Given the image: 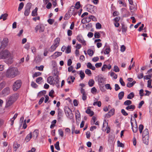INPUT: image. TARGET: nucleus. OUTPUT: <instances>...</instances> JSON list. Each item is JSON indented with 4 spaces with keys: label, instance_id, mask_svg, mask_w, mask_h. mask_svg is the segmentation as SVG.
Returning a JSON list of instances; mask_svg holds the SVG:
<instances>
[{
    "label": "nucleus",
    "instance_id": "obj_14",
    "mask_svg": "<svg viewBox=\"0 0 152 152\" xmlns=\"http://www.w3.org/2000/svg\"><path fill=\"white\" fill-rule=\"evenodd\" d=\"M115 110L114 109H111L106 115L107 117H109L113 115L114 113Z\"/></svg>",
    "mask_w": 152,
    "mask_h": 152
},
{
    "label": "nucleus",
    "instance_id": "obj_5",
    "mask_svg": "<svg viewBox=\"0 0 152 152\" xmlns=\"http://www.w3.org/2000/svg\"><path fill=\"white\" fill-rule=\"evenodd\" d=\"M63 116V113L62 110L58 108V122L61 123L62 121V118Z\"/></svg>",
    "mask_w": 152,
    "mask_h": 152
},
{
    "label": "nucleus",
    "instance_id": "obj_60",
    "mask_svg": "<svg viewBox=\"0 0 152 152\" xmlns=\"http://www.w3.org/2000/svg\"><path fill=\"white\" fill-rule=\"evenodd\" d=\"M110 51V48H106L104 52L105 54H108Z\"/></svg>",
    "mask_w": 152,
    "mask_h": 152
},
{
    "label": "nucleus",
    "instance_id": "obj_31",
    "mask_svg": "<svg viewBox=\"0 0 152 152\" xmlns=\"http://www.w3.org/2000/svg\"><path fill=\"white\" fill-rule=\"evenodd\" d=\"M86 113L88 114H90L91 116L94 114L93 112L91 111L90 109H88L86 111Z\"/></svg>",
    "mask_w": 152,
    "mask_h": 152
},
{
    "label": "nucleus",
    "instance_id": "obj_15",
    "mask_svg": "<svg viewBox=\"0 0 152 152\" xmlns=\"http://www.w3.org/2000/svg\"><path fill=\"white\" fill-rule=\"evenodd\" d=\"M142 140L143 143L146 145H148V136L142 137Z\"/></svg>",
    "mask_w": 152,
    "mask_h": 152
},
{
    "label": "nucleus",
    "instance_id": "obj_6",
    "mask_svg": "<svg viewBox=\"0 0 152 152\" xmlns=\"http://www.w3.org/2000/svg\"><path fill=\"white\" fill-rule=\"evenodd\" d=\"M31 6V4L30 3H28L25 7V11L24 14L26 16H28L30 12V9Z\"/></svg>",
    "mask_w": 152,
    "mask_h": 152
},
{
    "label": "nucleus",
    "instance_id": "obj_45",
    "mask_svg": "<svg viewBox=\"0 0 152 152\" xmlns=\"http://www.w3.org/2000/svg\"><path fill=\"white\" fill-rule=\"evenodd\" d=\"M41 74V73L38 72H35L33 75V77H37L38 76L40 75Z\"/></svg>",
    "mask_w": 152,
    "mask_h": 152
},
{
    "label": "nucleus",
    "instance_id": "obj_11",
    "mask_svg": "<svg viewBox=\"0 0 152 152\" xmlns=\"http://www.w3.org/2000/svg\"><path fill=\"white\" fill-rule=\"evenodd\" d=\"M8 42V39L7 38H4L1 43L0 48H4L7 45Z\"/></svg>",
    "mask_w": 152,
    "mask_h": 152
},
{
    "label": "nucleus",
    "instance_id": "obj_33",
    "mask_svg": "<svg viewBox=\"0 0 152 152\" xmlns=\"http://www.w3.org/2000/svg\"><path fill=\"white\" fill-rule=\"evenodd\" d=\"M132 104V102L131 100H127L124 102V104L125 105L129 106Z\"/></svg>",
    "mask_w": 152,
    "mask_h": 152
},
{
    "label": "nucleus",
    "instance_id": "obj_61",
    "mask_svg": "<svg viewBox=\"0 0 152 152\" xmlns=\"http://www.w3.org/2000/svg\"><path fill=\"white\" fill-rule=\"evenodd\" d=\"M42 79V77H40L37 78L36 81V82L38 83V84H40L39 82L41 81Z\"/></svg>",
    "mask_w": 152,
    "mask_h": 152
},
{
    "label": "nucleus",
    "instance_id": "obj_57",
    "mask_svg": "<svg viewBox=\"0 0 152 152\" xmlns=\"http://www.w3.org/2000/svg\"><path fill=\"white\" fill-rule=\"evenodd\" d=\"M54 22V20L53 19H49L48 20V22L50 25L52 24Z\"/></svg>",
    "mask_w": 152,
    "mask_h": 152
},
{
    "label": "nucleus",
    "instance_id": "obj_22",
    "mask_svg": "<svg viewBox=\"0 0 152 152\" xmlns=\"http://www.w3.org/2000/svg\"><path fill=\"white\" fill-rule=\"evenodd\" d=\"M111 68V66L110 65H109L108 66H107L106 64H104L102 66V71H104L106 68H107L108 69H110Z\"/></svg>",
    "mask_w": 152,
    "mask_h": 152
},
{
    "label": "nucleus",
    "instance_id": "obj_59",
    "mask_svg": "<svg viewBox=\"0 0 152 152\" xmlns=\"http://www.w3.org/2000/svg\"><path fill=\"white\" fill-rule=\"evenodd\" d=\"M101 25L99 23H97L96 24V28L97 29H100L101 28Z\"/></svg>",
    "mask_w": 152,
    "mask_h": 152
},
{
    "label": "nucleus",
    "instance_id": "obj_49",
    "mask_svg": "<svg viewBox=\"0 0 152 152\" xmlns=\"http://www.w3.org/2000/svg\"><path fill=\"white\" fill-rule=\"evenodd\" d=\"M31 85L32 87L35 88H37L38 87V85L33 81L31 82Z\"/></svg>",
    "mask_w": 152,
    "mask_h": 152
},
{
    "label": "nucleus",
    "instance_id": "obj_26",
    "mask_svg": "<svg viewBox=\"0 0 152 152\" xmlns=\"http://www.w3.org/2000/svg\"><path fill=\"white\" fill-rule=\"evenodd\" d=\"M8 15L7 13L2 14L0 17V19H3V20H5L7 19Z\"/></svg>",
    "mask_w": 152,
    "mask_h": 152
},
{
    "label": "nucleus",
    "instance_id": "obj_24",
    "mask_svg": "<svg viewBox=\"0 0 152 152\" xmlns=\"http://www.w3.org/2000/svg\"><path fill=\"white\" fill-rule=\"evenodd\" d=\"M135 107L134 105H131L126 107V109L127 110H133L135 109Z\"/></svg>",
    "mask_w": 152,
    "mask_h": 152
},
{
    "label": "nucleus",
    "instance_id": "obj_56",
    "mask_svg": "<svg viewBox=\"0 0 152 152\" xmlns=\"http://www.w3.org/2000/svg\"><path fill=\"white\" fill-rule=\"evenodd\" d=\"M119 81L120 83H121V85L123 86H125V83L123 80V79L121 77L120 78Z\"/></svg>",
    "mask_w": 152,
    "mask_h": 152
},
{
    "label": "nucleus",
    "instance_id": "obj_48",
    "mask_svg": "<svg viewBox=\"0 0 152 152\" xmlns=\"http://www.w3.org/2000/svg\"><path fill=\"white\" fill-rule=\"evenodd\" d=\"M80 6V3L79 1L77 2L75 4V8L77 9H79Z\"/></svg>",
    "mask_w": 152,
    "mask_h": 152
},
{
    "label": "nucleus",
    "instance_id": "obj_63",
    "mask_svg": "<svg viewBox=\"0 0 152 152\" xmlns=\"http://www.w3.org/2000/svg\"><path fill=\"white\" fill-rule=\"evenodd\" d=\"M105 86L107 89H110L111 90L112 88L110 87V85L109 84H107L105 85Z\"/></svg>",
    "mask_w": 152,
    "mask_h": 152
},
{
    "label": "nucleus",
    "instance_id": "obj_7",
    "mask_svg": "<svg viewBox=\"0 0 152 152\" xmlns=\"http://www.w3.org/2000/svg\"><path fill=\"white\" fill-rule=\"evenodd\" d=\"M77 40L80 42L83 45L85 46L86 45V41L81 34H79L77 37Z\"/></svg>",
    "mask_w": 152,
    "mask_h": 152
},
{
    "label": "nucleus",
    "instance_id": "obj_37",
    "mask_svg": "<svg viewBox=\"0 0 152 152\" xmlns=\"http://www.w3.org/2000/svg\"><path fill=\"white\" fill-rule=\"evenodd\" d=\"M94 105H97L98 107H100L101 105V103L100 101L94 102L93 104Z\"/></svg>",
    "mask_w": 152,
    "mask_h": 152
},
{
    "label": "nucleus",
    "instance_id": "obj_3",
    "mask_svg": "<svg viewBox=\"0 0 152 152\" xmlns=\"http://www.w3.org/2000/svg\"><path fill=\"white\" fill-rule=\"evenodd\" d=\"M19 96V94L16 93L10 96L7 100L5 107H8L12 105L17 100Z\"/></svg>",
    "mask_w": 152,
    "mask_h": 152
},
{
    "label": "nucleus",
    "instance_id": "obj_62",
    "mask_svg": "<svg viewBox=\"0 0 152 152\" xmlns=\"http://www.w3.org/2000/svg\"><path fill=\"white\" fill-rule=\"evenodd\" d=\"M30 48V43H27L25 44L24 46V48L28 50Z\"/></svg>",
    "mask_w": 152,
    "mask_h": 152
},
{
    "label": "nucleus",
    "instance_id": "obj_54",
    "mask_svg": "<svg viewBox=\"0 0 152 152\" xmlns=\"http://www.w3.org/2000/svg\"><path fill=\"white\" fill-rule=\"evenodd\" d=\"M85 73L88 75H91V71L88 69H87L85 70Z\"/></svg>",
    "mask_w": 152,
    "mask_h": 152
},
{
    "label": "nucleus",
    "instance_id": "obj_27",
    "mask_svg": "<svg viewBox=\"0 0 152 152\" xmlns=\"http://www.w3.org/2000/svg\"><path fill=\"white\" fill-rule=\"evenodd\" d=\"M38 9L36 7L32 12L31 15L33 16H35L37 15V11Z\"/></svg>",
    "mask_w": 152,
    "mask_h": 152
},
{
    "label": "nucleus",
    "instance_id": "obj_25",
    "mask_svg": "<svg viewBox=\"0 0 152 152\" xmlns=\"http://www.w3.org/2000/svg\"><path fill=\"white\" fill-rule=\"evenodd\" d=\"M134 96V94L133 92L130 93L127 96V98L129 99H132Z\"/></svg>",
    "mask_w": 152,
    "mask_h": 152
},
{
    "label": "nucleus",
    "instance_id": "obj_43",
    "mask_svg": "<svg viewBox=\"0 0 152 152\" xmlns=\"http://www.w3.org/2000/svg\"><path fill=\"white\" fill-rule=\"evenodd\" d=\"M46 93V91H41L39 92L38 94V96H40L43 94H45Z\"/></svg>",
    "mask_w": 152,
    "mask_h": 152
},
{
    "label": "nucleus",
    "instance_id": "obj_52",
    "mask_svg": "<svg viewBox=\"0 0 152 152\" xmlns=\"http://www.w3.org/2000/svg\"><path fill=\"white\" fill-rule=\"evenodd\" d=\"M96 120V118L95 116H93L92 117V120L91 121V123L92 124H93L95 123V122Z\"/></svg>",
    "mask_w": 152,
    "mask_h": 152
},
{
    "label": "nucleus",
    "instance_id": "obj_39",
    "mask_svg": "<svg viewBox=\"0 0 152 152\" xmlns=\"http://www.w3.org/2000/svg\"><path fill=\"white\" fill-rule=\"evenodd\" d=\"M24 6V4L23 2H21L19 4V7L18 8V11H20L23 8Z\"/></svg>",
    "mask_w": 152,
    "mask_h": 152
},
{
    "label": "nucleus",
    "instance_id": "obj_40",
    "mask_svg": "<svg viewBox=\"0 0 152 152\" xmlns=\"http://www.w3.org/2000/svg\"><path fill=\"white\" fill-rule=\"evenodd\" d=\"M117 146L118 147H121L124 148V145L122 143L120 142L119 140L117 141Z\"/></svg>",
    "mask_w": 152,
    "mask_h": 152
},
{
    "label": "nucleus",
    "instance_id": "obj_50",
    "mask_svg": "<svg viewBox=\"0 0 152 152\" xmlns=\"http://www.w3.org/2000/svg\"><path fill=\"white\" fill-rule=\"evenodd\" d=\"M94 37L96 38H99L100 37V34L99 32H96L94 34Z\"/></svg>",
    "mask_w": 152,
    "mask_h": 152
},
{
    "label": "nucleus",
    "instance_id": "obj_28",
    "mask_svg": "<svg viewBox=\"0 0 152 152\" xmlns=\"http://www.w3.org/2000/svg\"><path fill=\"white\" fill-rule=\"evenodd\" d=\"M124 96V92L123 91H121L118 94V98L119 100L121 99Z\"/></svg>",
    "mask_w": 152,
    "mask_h": 152
},
{
    "label": "nucleus",
    "instance_id": "obj_29",
    "mask_svg": "<svg viewBox=\"0 0 152 152\" xmlns=\"http://www.w3.org/2000/svg\"><path fill=\"white\" fill-rule=\"evenodd\" d=\"M57 47V43L55 42V44L53 45L50 48V51H53L56 49Z\"/></svg>",
    "mask_w": 152,
    "mask_h": 152
},
{
    "label": "nucleus",
    "instance_id": "obj_20",
    "mask_svg": "<svg viewBox=\"0 0 152 152\" xmlns=\"http://www.w3.org/2000/svg\"><path fill=\"white\" fill-rule=\"evenodd\" d=\"M53 79L52 76H50L47 79L48 83L50 84H52L53 83Z\"/></svg>",
    "mask_w": 152,
    "mask_h": 152
},
{
    "label": "nucleus",
    "instance_id": "obj_32",
    "mask_svg": "<svg viewBox=\"0 0 152 152\" xmlns=\"http://www.w3.org/2000/svg\"><path fill=\"white\" fill-rule=\"evenodd\" d=\"M94 84V81L93 79H90L89 80L88 82V84L89 86L92 87L93 86Z\"/></svg>",
    "mask_w": 152,
    "mask_h": 152
},
{
    "label": "nucleus",
    "instance_id": "obj_38",
    "mask_svg": "<svg viewBox=\"0 0 152 152\" xmlns=\"http://www.w3.org/2000/svg\"><path fill=\"white\" fill-rule=\"evenodd\" d=\"M144 126L142 124H140L139 126V130L140 131V133H142V131L143 129Z\"/></svg>",
    "mask_w": 152,
    "mask_h": 152
},
{
    "label": "nucleus",
    "instance_id": "obj_18",
    "mask_svg": "<svg viewBox=\"0 0 152 152\" xmlns=\"http://www.w3.org/2000/svg\"><path fill=\"white\" fill-rule=\"evenodd\" d=\"M87 67L92 70H94L95 69V67L93 66L92 64L90 62H88L87 65Z\"/></svg>",
    "mask_w": 152,
    "mask_h": 152
},
{
    "label": "nucleus",
    "instance_id": "obj_53",
    "mask_svg": "<svg viewBox=\"0 0 152 152\" xmlns=\"http://www.w3.org/2000/svg\"><path fill=\"white\" fill-rule=\"evenodd\" d=\"M121 112L122 114L125 116H126L128 115V113L126 112L124 109H122L121 110Z\"/></svg>",
    "mask_w": 152,
    "mask_h": 152
},
{
    "label": "nucleus",
    "instance_id": "obj_19",
    "mask_svg": "<svg viewBox=\"0 0 152 152\" xmlns=\"http://www.w3.org/2000/svg\"><path fill=\"white\" fill-rule=\"evenodd\" d=\"M38 135V131L37 130H35L32 133V136L33 137L36 138Z\"/></svg>",
    "mask_w": 152,
    "mask_h": 152
},
{
    "label": "nucleus",
    "instance_id": "obj_10",
    "mask_svg": "<svg viewBox=\"0 0 152 152\" xmlns=\"http://www.w3.org/2000/svg\"><path fill=\"white\" fill-rule=\"evenodd\" d=\"M56 64V63L54 61L52 62V65L54 67H55V65ZM52 73L53 77H54V78H57L56 75L57 74V69L56 68H54V70L53 71Z\"/></svg>",
    "mask_w": 152,
    "mask_h": 152
},
{
    "label": "nucleus",
    "instance_id": "obj_64",
    "mask_svg": "<svg viewBox=\"0 0 152 152\" xmlns=\"http://www.w3.org/2000/svg\"><path fill=\"white\" fill-rule=\"evenodd\" d=\"M144 102L143 101H142L139 103L138 107L139 108H140L142 107V105L144 104Z\"/></svg>",
    "mask_w": 152,
    "mask_h": 152
},
{
    "label": "nucleus",
    "instance_id": "obj_34",
    "mask_svg": "<svg viewBox=\"0 0 152 152\" xmlns=\"http://www.w3.org/2000/svg\"><path fill=\"white\" fill-rule=\"evenodd\" d=\"M66 49L65 50L66 53H69L71 52V46H68L66 48Z\"/></svg>",
    "mask_w": 152,
    "mask_h": 152
},
{
    "label": "nucleus",
    "instance_id": "obj_23",
    "mask_svg": "<svg viewBox=\"0 0 152 152\" xmlns=\"http://www.w3.org/2000/svg\"><path fill=\"white\" fill-rule=\"evenodd\" d=\"M149 132L148 130L147 129H145L143 131L142 136V137L146 136H148Z\"/></svg>",
    "mask_w": 152,
    "mask_h": 152
},
{
    "label": "nucleus",
    "instance_id": "obj_51",
    "mask_svg": "<svg viewBox=\"0 0 152 152\" xmlns=\"http://www.w3.org/2000/svg\"><path fill=\"white\" fill-rule=\"evenodd\" d=\"M58 133L59 135L61 136L62 137H63L64 136V132H63L62 131V129H60L58 131Z\"/></svg>",
    "mask_w": 152,
    "mask_h": 152
},
{
    "label": "nucleus",
    "instance_id": "obj_13",
    "mask_svg": "<svg viewBox=\"0 0 152 152\" xmlns=\"http://www.w3.org/2000/svg\"><path fill=\"white\" fill-rule=\"evenodd\" d=\"M66 115L67 118L71 120L72 119L73 122H74L73 119V115L71 110H70L69 112L68 113V114H66Z\"/></svg>",
    "mask_w": 152,
    "mask_h": 152
},
{
    "label": "nucleus",
    "instance_id": "obj_2",
    "mask_svg": "<svg viewBox=\"0 0 152 152\" xmlns=\"http://www.w3.org/2000/svg\"><path fill=\"white\" fill-rule=\"evenodd\" d=\"M19 74V72L18 69L13 67L7 69L5 74L7 77L12 78H14Z\"/></svg>",
    "mask_w": 152,
    "mask_h": 152
},
{
    "label": "nucleus",
    "instance_id": "obj_4",
    "mask_svg": "<svg viewBox=\"0 0 152 152\" xmlns=\"http://www.w3.org/2000/svg\"><path fill=\"white\" fill-rule=\"evenodd\" d=\"M22 82L20 80H16L14 83L12 88L14 91H16L20 88L21 86Z\"/></svg>",
    "mask_w": 152,
    "mask_h": 152
},
{
    "label": "nucleus",
    "instance_id": "obj_30",
    "mask_svg": "<svg viewBox=\"0 0 152 152\" xmlns=\"http://www.w3.org/2000/svg\"><path fill=\"white\" fill-rule=\"evenodd\" d=\"M75 117L76 120L78 119V120H79V119L80 117V115L79 111L78 110H77L75 113Z\"/></svg>",
    "mask_w": 152,
    "mask_h": 152
},
{
    "label": "nucleus",
    "instance_id": "obj_58",
    "mask_svg": "<svg viewBox=\"0 0 152 152\" xmlns=\"http://www.w3.org/2000/svg\"><path fill=\"white\" fill-rule=\"evenodd\" d=\"M126 50V47L124 45H122L121 47V52H124Z\"/></svg>",
    "mask_w": 152,
    "mask_h": 152
},
{
    "label": "nucleus",
    "instance_id": "obj_42",
    "mask_svg": "<svg viewBox=\"0 0 152 152\" xmlns=\"http://www.w3.org/2000/svg\"><path fill=\"white\" fill-rule=\"evenodd\" d=\"M88 53L90 56H92L94 54V52L92 50L89 49L88 50Z\"/></svg>",
    "mask_w": 152,
    "mask_h": 152
},
{
    "label": "nucleus",
    "instance_id": "obj_41",
    "mask_svg": "<svg viewBox=\"0 0 152 152\" xmlns=\"http://www.w3.org/2000/svg\"><path fill=\"white\" fill-rule=\"evenodd\" d=\"M152 81L151 80H149L148 81L147 87L150 88H152V86H151Z\"/></svg>",
    "mask_w": 152,
    "mask_h": 152
},
{
    "label": "nucleus",
    "instance_id": "obj_1",
    "mask_svg": "<svg viewBox=\"0 0 152 152\" xmlns=\"http://www.w3.org/2000/svg\"><path fill=\"white\" fill-rule=\"evenodd\" d=\"M0 59H5V62L7 64H11L13 62V56L7 50H5L0 53Z\"/></svg>",
    "mask_w": 152,
    "mask_h": 152
},
{
    "label": "nucleus",
    "instance_id": "obj_21",
    "mask_svg": "<svg viewBox=\"0 0 152 152\" xmlns=\"http://www.w3.org/2000/svg\"><path fill=\"white\" fill-rule=\"evenodd\" d=\"M32 137V134L31 132H30L28 134L25 138V140L27 142L29 141Z\"/></svg>",
    "mask_w": 152,
    "mask_h": 152
},
{
    "label": "nucleus",
    "instance_id": "obj_17",
    "mask_svg": "<svg viewBox=\"0 0 152 152\" xmlns=\"http://www.w3.org/2000/svg\"><path fill=\"white\" fill-rule=\"evenodd\" d=\"M75 7L74 6H72L71 7L69 11V14L70 15H72L73 12L75 11Z\"/></svg>",
    "mask_w": 152,
    "mask_h": 152
},
{
    "label": "nucleus",
    "instance_id": "obj_47",
    "mask_svg": "<svg viewBox=\"0 0 152 152\" xmlns=\"http://www.w3.org/2000/svg\"><path fill=\"white\" fill-rule=\"evenodd\" d=\"M71 15H70L69 13V14H66L64 17V18L65 20H67L70 17Z\"/></svg>",
    "mask_w": 152,
    "mask_h": 152
},
{
    "label": "nucleus",
    "instance_id": "obj_44",
    "mask_svg": "<svg viewBox=\"0 0 152 152\" xmlns=\"http://www.w3.org/2000/svg\"><path fill=\"white\" fill-rule=\"evenodd\" d=\"M122 31L126 32L127 31V28L126 27L124 24H122Z\"/></svg>",
    "mask_w": 152,
    "mask_h": 152
},
{
    "label": "nucleus",
    "instance_id": "obj_9",
    "mask_svg": "<svg viewBox=\"0 0 152 152\" xmlns=\"http://www.w3.org/2000/svg\"><path fill=\"white\" fill-rule=\"evenodd\" d=\"M98 80L99 83V85H102L103 86V84H104V82L105 81V78L102 77L101 76H99L98 77Z\"/></svg>",
    "mask_w": 152,
    "mask_h": 152
},
{
    "label": "nucleus",
    "instance_id": "obj_35",
    "mask_svg": "<svg viewBox=\"0 0 152 152\" xmlns=\"http://www.w3.org/2000/svg\"><path fill=\"white\" fill-rule=\"evenodd\" d=\"M71 109L67 106H65L64 109V112L66 115L67 114L69 111Z\"/></svg>",
    "mask_w": 152,
    "mask_h": 152
},
{
    "label": "nucleus",
    "instance_id": "obj_12",
    "mask_svg": "<svg viewBox=\"0 0 152 152\" xmlns=\"http://www.w3.org/2000/svg\"><path fill=\"white\" fill-rule=\"evenodd\" d=\"M10 88L7 87L4 88L2 91V93L3 96H4L9 94L10 93Z\"/></svg>",
    "mask_w": 152,
    "mask_h": 152
},
{
    "label": "nucleus",
    "instance_id": "obj_36",
    "mask_svg": "<svg viewBox=\"0 0 152 152\" xmlns=\"http://www.w3.org/2000/svg\"><path fill=\"white\" fill-rule=\"evenodd\" d=\"M80 75V76L81 77V79L82 80L85 77V75L84 72H83L82 71H80V72L79 73Z\"/></svg>",
    "mask_w": 152,
    "mask_h": 152
},
{
    "label": "nucleus",
    "instance_id": "obj_55",
    "mask_svg": "<svg viewBox=\"0 0 152 152\" xmlns=\"http://www.w3.org/2000/svg\"><path fill=\"white\" fill-rule=\"evenodd\" d=\"M113 70L115 72H118L119 71V69L117 66H115L114 67Z\"/></svg>",
    "mask_w": 152,
    "mask_h": 152
},
{
    "label": "nucleus",
    "instance_id": "obj_46",
    "mask_svg": "<svg viewBox=\"0 0 152 152\" xmlns=\"http://www.w3.org/2000/svg\"><path fill=\"white\" fill-rule=\"evenodd\" d=\"M110 76L111 77L113 76L114 79H116L117 77V75L114 72H112L110 74Z\"/></svg>",
    "mask_w": 152,
    "mask_h": 152
},
{
    "label": "nucleus",
    "instance_id": "obj_16",
    "mask_svg": "<svg viewBox=\"0 0 152 152\" xmlns=\"http://www.w3.org/2000/svg\"><path fill=\"white\" fill-rule=\"evenodd\" d=\"M129 9L131 12L136 11L137 9L136 5H134L133 4V5H131V6H130L129 7Z\"/></svg>",
    "mask_w": 152,
    "mask_h": 152
},
{
    "label": "nucleus",
    "instance_id": "obj_8",
    "mask_svg": "<svg viewBox=\"0 0 152 152\" xmlns=\"http://www.w3.org/2000/svg\"><path fill=\"white\" fill-rule=\"evenodd\" d=\"M45 29L44 26L41 25L37 26L35 28V30L36 32L39 30V32L41 33L44 31Z\"/></svg>",
    "mask_w": 152,
    "mask_h": 152
}]
</instances>
